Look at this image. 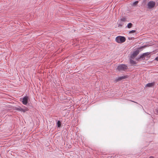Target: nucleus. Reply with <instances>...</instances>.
<instances>
[{
  "instance_id": "nucleus-7",
  "label": "nucleus",
  "mask_w": 158,
  "mask_h": 158,
  "mask_svg": "<svg viewBox=\"0 0 158 158\" xmlns=\"http://www.w3.org/2000/svg\"><path fill=\"white\" fill-rule=\"evenodd\" d=\"M15 110L18 111H20L23 112H25L28 110V109L27 108L23 109L21 107H16Z\"/></svg>"
},
{
  "instance_id": "nucleus-3",
  "label": "nucleus",
  "mask_w": 158,
  "mask_h": 158,
  "mask_svg": "<svg viewBox=\"0 0 158 158\" xmlns=\"http://www.w3.org/2000/svg\"><path fill=\"white\" fill-rule=\"evenodd\" d=\"M127 68V66L124 64H120L117 67V69L119 71H124Z\"/></svg>"
},
{
  "instance_id": "nucleus-4",
  "label": "nucleus",
  "mask_w": 158,
  "mask_h": 158,
  "mask_svg": "<svg viewBox=\"0 0 158 158\" xmlns=\"http://www.w3.org/2000/svg\"><path fill=\"white\" fill-rule=\"evenodd\" d=\"M28 97L27 96H25L23 98H20V101L22 102L23 104L26 105L28 103Z\"/></svg>"
},
{
  "instance_id": "nucleus-11",
  "label": "nucleus",
  "mask_w": 158,
  "mask_h": 158,
  "mask_svg": "<svg viewBox=\"0 0 158 158\" xmlns=\"http://www.w3.org/2000/svg\"><path fill=\"white\" fill-rule=\"evenodd\" d=\"M61 122L59 120L57 121V127H60L61 126Z\"/></svg>"
},
{
  "instance_id": "nucleus-8",
  "label": "nucleus",
  "mask_w": 158,
  "mask_h": 158,
  "mask_svg": "<svg viewBox=\"0 0 158 158\" xmlns=\"http://www.w3.org/2000/svg\"><path fill=\"white\" fill-rule=\"evenodd\" d=\"M155 83L154 82H152L151 83H149L147 84L146 86L149 87H152L154 86L155 85Z\"/></svg>"
},
{
  "instance_id": "nucleus-18",
  "label": "nucleus",
  "mask_w": 158,
  "mask_h": 158,
  "mask_svg": "<svg viewBox=\"0 0 158 158\" xmlns=\"http://www.w3.org/2000/svg\"><path fill=\"white\" fill-rule=\"evenodd\" d=\"M155 60L157 61H158V56L155 58Z\"/></svg>"
},
{
  "instance_id": "nucleus-2",
  "label": "nucleus",
  "mask_w": 158,
  "mask_h": 158,
  "mask_svg": "<svg viewBox=\"0 0 158 158\" xmlns=\"http://www.w3.org/2000/svg\"><path fill=\"white\" fill-rule=\"evenodd\" d=\"M143 48V46L139 48L137 50L134 51L133 53L131 56V58L132 59H133L135 57L139 54V50Z\"/></svg>"
},
{
  "instance_id": "nucleus-20",
  "label": "nucleus",
  "mask_w": 158,
  "mask_h": 158,
  "mask_svg": "<svg viewBox=\"0 0 158 158\" xmlns=\"http://www.w3.org/2000/svg\"><path fill=\"white\" fill-rule=\"evenodd\" d=\"M152 157H153L152 156H151L150 157V158H152Z\"/></svg>"
},
{
  "instance_id": "nucleus-16",
  "label": "nucleus",
  "mask_w": 158,
  "mask_h": 158,
  "mask_svg": "<svg viewBox=\"0 0 158 158\" xmlns=\"http://www.w3.org/2000/svg\"><path fill=\"white\" fill-rule=\"evenodd\" d=\"M121 20L123 22H125L126 21V19L124 17H123L121 19Z\"/></svg>"
},
{
  "instance_id": "nucleus-15",
  "label": "nucleus",
  "mask_w": 158,
  "mask_h": 158,
  "mask_svg": "<svg viewBox=\"0 0 158 158\" xmlns=\"http://www.w3.org/2000/svg\"><path fill=\"white\" fill-rule=\"evenodd\" d=\"M149 54H150V53H149L148 52H145V53H143V55L145 57L146 56L148 55Z\"/></svg>"
},
{
  "instance_id": "nucleus-17",
  "label": "nucleus",
  "mask_w": 158,
  "mask_h": 158,
  "mask_svg": "<svg viewBox=\"0 0 158 158\" xmlns=\"http://www.w3.org/2000/svg\"><path fill=\"white\" fill-rule=\"evenodd\" d=\"M135 31H136L135 30H132L131 31H130L129 32V33L130 34H131L132 33H133L134 32H135Z\"/></svg>"
},
{
  "instance_id": "nucleus-19",
  "label": "nucleus",
  "mask_w": 158,
  "mask_h": 158,
  "mask_svg": "<svg viewBox=\"0 0 158 158\" xmlns=\"http://www.w3.org/2000/svg\"><path fill=\"white\" fill-rule=\"evenodd\" d=\"M122 25V24H119L118 25V27H119V26H121Z\"/></svg>"
},
{
  "instance_id": "nucleus-10",
  "label": "nucleus",
  "mask_w": 158,
  "mask_h": 158,
  "mask_svg": "<svg viewBox=\"0 0 158 158\" xmlns=\"http://www.w3.org/2000/svg\"><path fill=\"white\" fill-rule=\"evenodd\" d=\"M130 64H136V62L132 59H130Z\"/></svg>"
},
{
  "instance_id": "nucleus-9",
  "label": "nucleus",
  "mask_w": 158,
  "mask_h": 158,
  "mask_svg": "<svg viewBox=\"0 0 158 158\" xmlns=\"http://www.w3.org/2000/svg\"><path fill=\"white\" fill-rule=\"evenodd\" d=\"M145 56L143 55V54H142L140 55L139 57L136 58V59L138 61L140 59L142 58V60H144L145 59Z\"/></svg>"
},
{
  "instance_id": "nucleus-5",
  "label": "nucleus",
  "mask_w": 158,
  "mask_h": 158,
  "mask_svg": "<svg viewBox=\"0 0 158 158\" xmlns=\"http://www.w3.org/2000/svg\"><path fill=\"white\" fill-rule=\"evenodd\" d=\"M155 5V2L152 1H149L148 4V8L151 9L154 7Z\"/></svg>"
},
{
  "instance_id": "nucleus-12",
  "label": "nucleus",
  "mask_w": 158,
  "mask_h": 158,
  "mask_svg": "<svg viewBox=\"0 0 158 158\" xmlns=\"http://www.w3.org/2000/svg\"><path fill=\"white\" fill-rule=\"evenodd\" d=\"M132 26V24L131 23H129L127 25V27L128 28H131Z\"/></svg>"
},
{
  "instance_id": "nucleus-13",
  "label": "nucleus",
  "mask_w": 158,
  "mask_h": 158,
  "mask_svg": "<svg viewBox=\"0 0 158 158\" xmlns=\"http://www.w3.org/2000/svg\"><path fill=\"white\" fill-rule=\"evenodd\" d=\"M155 114L158 115V107L154 111Z\"/></svg>"
},
{
  "instance_id": "nucleus-1",
  "label": "nucleus",
  "mask_w": 158,
  "mask_h": 158,
  "mask_svg": "<svg viewBox=\"0 0 158 158\" xmlns=\"http://www.w3.org/2000/svg\"><path fill=\"white\" fill-rule=\"evenodd\" d=\"M126 38L122 36H118L115 38L116 41L119 44H121L124 42L126 41Z\"/></svg>"
},
{
  "instance_id": "nucleus-6",
  "label": "nucleus",
  "mask_w": 158,
  "mask_h": 158,
  "mask_svg": "<svg viewBox=\"0 0 158 158\" xmlns=\"http://www.w3.org/2000/svg\"><path fill=\"white\" fill-rule=\"evenodd\" d=\"M127 77H126L124 76H121L118 77L116 78L114 81V82L116 83L118 81H120L123 79H125Z\"/></svg>"
},
{
  "instance_id": "nucleus-14",
  "label": "nucleus",
  "mask_w": 158,
  "mask_h": 158,
  "mask_svg": "<svg viewBox=\"0 0 158 158\" xmlns=\"http://www.w3.org/2000/svg\"><path fill=\"white\" fill-rule=\"evenodd\" d=\"M138 1H136L134 2H133L132 5V6H135L137 5L138 4Z\"/></svg>"
}]
</instances>
